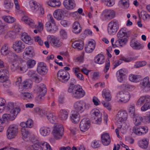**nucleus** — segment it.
<instances>
[{"instance_id": "obj_1", "label": "nucleus", "mask_w": 150, "mask_h": 150, "mask_svg": "<svg viewBox=\"0 0 150 150\" xmlns=\"http://www.w3.org/2000/svg\"><path fill=\"white\" fill-rule=\"evenodd\" d=\"M90 107L89 104L86 103L82 100L76 101L74 104V107L76 110L75 111L81 113L88 109Z\"/></svg>"}, {"instance_id": "obj_2", "label": "nucleus", "mask_w": 150, "mask_h": 150, "mask_svg": "<svg viewBox=\"0 0 150 150\" xmlns=\"http://www.w3.org/2000/svg\"><path fill=\"white\" fill-rule=\"evenodd\" d=\"M52 134L55 139L59 140L62 138L64 135V129L63 125L58 123H55Z\"/></svg>"}, {"instance_id": "obj_3", "label": "nucleus", "mask_w": 150, "mask_h": 150, "mask_svg": "<svg viewBox=\"0 0 150 150\" xmlns=\"http://www.w3.org/2000/svg\"><path fill=\"white\" fill-rule=\"evenodd\" d=\"M119 26V23L115 19L111 21L108 24L107 30L108 33L110 35H115L118 31Z\"/></svg>"}, {"instance_id": "obj_4", "label": "nucleus", "mask_w": 150, "mask_h": 150, "mask_svg": "<svg viewBox=\"0 0 150 150\" xmlns=\"http://www.w3.org/2000/svg\"><path fill=\"white\" fill-rule=\"evenodd\" d=\"M91 114L93 123L98 124H101L102 115L99 110L96 108L94 109L91 111Z\"/></svg>"}, {"instance_id": "obj_5", "label": "nucleus", "mask_w": 150, "mask_h": 150, "mask_svg": "<svg viewBox=\"0 0 150 150\" xmlns=\"http://www.w3.org/2000/svg\"><path fill=\"white\" fill-rule=\"evenodd\" d=\"M130 94L129 92L122 91L117 93L115 100L118 102L126 103L130 100Z\"/></svg>"}, {"instance_id": "obj_6", "label": "nucleus", "mask_w": 150, "mask_h": 150, "mask_svg": "<svg viewBox=\"0 0 150 150\" xmlns=\"http://www.w3.org/2000/svg\"><path fill=\"white\" fill-rule=\"evenodd\" d=\"M48 21L46 23L45 26L48 31L52 33L54 32L57 30L54 20L50 14L48 15Z\"/></svg>"}, {"instance_id": "obj_7", "label": "nucleus", "mask_w": 150, "mask_h": 150, "mask_svg": "<svg viewBox=\"0 0 150 150\" xmlns=\"http://www.w3.org/2000/svg\"><path fill=\"white\" fill-rule=\"evenodd\" d=\"M18 133V127L15 125H10L6 131V136L8 139L15 137Z\"/></svg>"}, {"instance_id": "obj_8", "label": "nucleus", "mask_w": 150, "mask_h": 150, "mask_svg": "<svg viewBox=\"0 0 150 150\" xmlns=\"http://www.w3.org/2000/svg\"><path fill=\"white\" fill-rule=\"evenodd\" d=\"M57 77L58 79L63 83L67 82L70 77L68 72L64 69H61L58 71L57 73Z\"/></svg>"}, {"instance_id": "obj_9", "label": "nucleus", "mask_w": 150, "mask_h": 150, "mask_svg": "<svg viewBox=\"0 0 150 150\" xmlns=\"http://www.w3.org/2000/svg\"><path fill=\"white\" fill-rule=\"evenodd\" d=\"M85 91L81 87L78 85L76 88H74V92L71 93L72 97L76 99H79L83 97L85 95Z\"/></svg>"}, {"instance_id": "obj_10", "label": "nucleus", "mask_w": 150, "mask_h": 150, "mask_svg": "<svg viewBox=\"0 0 150 150\" xmlns=\"http://www.w3.org/2000/svg\"><path fill=\"white\" fill-rule=\"evenodd\" d=\"M35 53L33 47L29 46L26 47L23 53V58L27 60L32 58L34 56Z\"/></svg>"}, {"instance_id": "obj_11", "label": "nucleus", "mask_w": 150, "mask_h": 150, "mask_svg": "<svg viewBox=\"0 0 150 150\" xmlns=\"http://www.w3.org/2000/svg\"><path fill=\"white\" fill-rule=\"evenodd\" d=\"M90 125V122L88 118H85L81 121L80 124V130L82 132H85L89 128Z\"/></svg>"}, {"instance_id": "obj_12", "label": "nucleus", "mask_w": 150, "mask_h": 150, "mask_svg": "<svg viewBox=\"0 0 150 150\" xmlns=\"http://www.w3.org/2000/svg\"><path fill=\"white\" fill-rule=\"evenodd\" d=\"M13 48L16 52L20 53L25 48L24 43L21 40L16 41L13 43Z\"/></svg>"}, {"instance_id": "obj_13", "label": "nucleus", "mask_w": 150, "mask_h": 150, "mask_svg": "<svg viewBox=\"0 0 150 150\" xmlns=\"http://www.w3.org/2000/svg\"><path fill=\"white\" fill-rule=\"evenodd\" d=\"M37 71L39 74L41 75L46 74L48 72V69L45 64L43 62L38 63Z\"/></svg>"}, {"instance_id": "obj_14", "label": "nucleus", "mask_w": 150, "mask_h": 150, "mask_svg": "<svg viewBox=\"0 0 150 150\" xmlns=\"http://www.w3.org/2000/svg\"><path fill=\"white\" fill-rule=\"evenodd\" d=\"M148 128L146 126H142L139 127H134L133 128V132L138 135H141L142 134L146 133L148 132Z\"/></svg>"}, {"instance_id": "obj_15", "label": "nucleus", "mask_w": 150, "mask_h": 150, "mask_svg": "<svg viewBox=\"0 0 150 150\" xmlns=\"http://www.w3.org/2000/svg\"><path fill=\"white\" fill-rule=\"evenodd\" d=\"M34 91L37 93L44 96L47 92V89L45 85L43 83H40L35 86Z\"/></svg>"}, {"instance_id": "obj_16", "label": "nucleus", "mask_w": 150, "mask_h": 150, "mask_svg": "<svg viewBox=\"0 0 150 150\" xmlns=\"http://www.w3.org/2000/svg\"><path fill=\"white\" fill-rule=\"evenodd\" d=\"M127 113L125 111H119L118 112L116 116V120L118 122H122L127 119Z\"/></svg>"}, {"instance_id": "obj_17", "label": "nucleus", "mask_w": 150, "mask_h": 150, "mask_svg": "<svg viewBox=\"0 0 150 150\" xmlns=\"http://www.w3.org/2000/svg\"><path fill=\"white\" fill-rule=\"evenodd\" d=\"M131 34L130 31H127V29L126 28H123L120 29L117 35V38H125V37L126 38L129 37Z\"/></svg>"}, {"instance_id": "obj_18", "label": "nucleus", "mask_w": 150, "mask_h": 150, "mask_svg": "<svg viewBox=\"0 0 150 150\" xmlns=\"http://www.w3.org/2000/svg\"><path fill=\"white\" fill-rule=\"evenodd\" d=\"M16 111H14L12 112L14 113V114H12L10 113L9 114H4L2 116V118L5 121H7L8 120H14L16 116L18 113V112L19 111V109H18L16 110Z\"/></svg>"}, {"instance_id": "obj_19", "label": "nucleus", "mask_w": 150, "mask_h": 150, "mask_svg": "<svg viewBox=\"0 0 150 150\" xmlns=\"http://www.w3.org/2000/svg\"><path fill=\"white\" fill-rule=\"evenodd\" d=\"M130 44L131 47L134 50H140L144 47V46L137 40H134L133 39H132L130 42Z\"/></svg>"}, {"instance_id": "obj_20", "label": "nucleus", "mask_w": 150, "mask_h": 150, "mask_svg": "<svg viewBox=\"0 0 150 150\" xmlns=\"http://www.w3.org/2000/svg\"><path fill=\"white\" fill-rule=\"evenodd\" d=\"M48 40L50 43L54 47H59L62 45V42L60 40L55 37H50Z\"/></svg>"}, {"instance_id": "obj_21", "label": "nucleus", "mask_w": 150, "mask_h": 150, "mask_svg": "<svg viewBox=\"0 0 150 150\" xmlns=\"http://www.w3.org/2000/svg\"><path fill=\"white\" fill-rule=\"evenodd\" d=\"M115 12L112 10L106 9L104 11V16L106 20H110L115 16Z\"/></svg>"}, {"instance_id": "obj_22", "label": "nucleus", "mask_w": 150, "mask_h": 150, "mask_svg": "<svg viewBox=\"0 0 150 150\" xmlns=\"http://www.w3.org/2000/svg\"><path fill=\"white\" fill-rule=\"evenodd\" d=\"M126 69H121L118 71L116 73V77L117 81L120 82H122L126 75Z\"/></svg>"}, {"instance_id": "obj_23", "label": "nucleus", "mask_w": 150, "mask_h": 150, "mask_svg": "<svg viewBox=\"0 0 150 150\" xmlns=\"http://www.w3.org/2000/svg\"><path fill=\"white\" fill-rule=\"evenodd\" d=\"M8 71L6 69L0 70V82H4L7 81L8 78Z\"/></svg>"}, {"instance_id": "obj_24", "label": "nucleus", "mask_w": 150, "mask_h": 150, "mask_svg": "<svg viewBox=\"0 0 150 150\" xmlns=\"http://www.w3.org/2000/svg\"><path fill=\"white\" fill-rule=\"evenodd\" d=\"M64 7L68 10H71L74 8L76 6L74 0H65L63 2Z\"/></svg>"}, {"instance_id": "obj_25", "label": "nucleus", "mask_w": 150, "mask_h": 150, "mask_svg": "<svg viewBox=\"0 0 150 150\" xmlns=\"http://www.w3.org/2000/svg\"><path fill=\"white\" fill-rule=\"evenodd\" d=\"M21 20L33 28L36 27L34 21L27 16H24L22 17Z\"/></svg>"}, {"instance_id": "obj_26", "label": "nucleus", "mask_w": 150, "mask_h": 150, "mask_svg": "<svg viewBox=\"0 0 150 150\" xmlns=\"http://www.w3.org/2000/svg\"><path fill=\"white\" fill-rule=\"evenodd\" d=\"M21 20L33 28L36 27L34 21L27 16H24L22 17Z\"/></svg>"}, {"instance_id": "obj_27", "label": "nucleus", "mask_w": 150, "mask_h": 150, "mask_svg": "<svg viewBox=\"0 0 150 150\" xmlns=\"http://www.w3.org/2000/svg\"><path fill=\"white\" fill-rule=\"evenodd\" d=\"M101 141L102 143L105 146L109 145L111 142L110 136L108 134L106 133L102 134Z\"/></svg>"}, {"instance_id": "obj_28", "label": "nucleus", "mask_w": 150, "mask_h": 150, "mask_svg": "<svg viewBox=\"0 0 150 150\" xmlns=\"http://www.w3.org/2000/svg\"><path fill=\"white\" fill-rule=\"evenodd\" d=\"M96 46L94 40L90 41L85 47L86 51L88 53L92 52L95 49Z\"/></svg>"}, {"instance_id": "obj_29", "label": "nucleus", "mask_w": 150, "mask_h": 150, "mask_svg": "<svg viewBox=\"0 0 150 150\" xmlns=\"http://www.w3.org/2000/svg\"><path fill=\"white\" fill-rule=\"evenodd\" d=\"M64 11L61 9H58L53 13L54 17L57 20H61L64 17Z\"/></svg>"}, {"instance_id": "obj_30", "label": "nucleus", "mask_w": 150, "mask_h": 150, "mask_svg": "<svg viewBox=\"0 0 150 150\" xmlns=\"http://www.w3.org/2000/svg\"><path fill=\"white\" fill-rule=\"evenodd\" d=\"M20 96L21 98L27 102L31 101L33 98V96L31 93L27 92H21Z\"/></svg>"}, {"instance_id": "obj_31", "label": "nucleus", "mask_w": 150, "mask_h": 150, "mask_svg": "<svg viewBox=\"0 0 150 150\" xmlns=\"http://www.w3.org/2000/svg\"><path fill=\"white\" fill-rule=\"evenodd\" d=\"M29 4L30 6L33 8L34 10H36L38 12L40 13L41 14L44 13V11L43 8L40 6H38L37 4V2L33 1H29Z\"/></svg>"}, {"instance_id": "obj_32", "label": "nucleus", "mask_w": 150, "mask_h": 150, "mask_svg": "<svg viewBox=\"0 0 150 150\" xmlns=\"http://www.w3.org/2000/svg\"><path fill=\"white\" fill-rule=\"evenodd\" d=\"M18 109L19 110V111L18 112L19 113L21 111L20 108L19 107H16L14 108L13 103L11 102L8 103L6 108V110L7 111L12 114H14V112L13 113L12 112L14 111H16V110Z\"/></svg>"}, {"instance_id": "obj_33", "label": "nucleus", "mask_w": 150, "mask_h": 150, "mask_svg": "<svg viewBox=\"0 0 150 150\" xmlns=\"http://www.w3.org/2000/svg\"><path fill=\"white\" fill-rule=\"evenodd\" d=\"M47 119L52 123H55L57 119L54 113L49 112H46L45 113Z\"/></svg>"}, {"instance_id": "obj_34", "label": "nucleus", "mask_w": 150, "mask_h": 150, "mask_svg": "<svg viewBox=\"0 0 150 150\" xmlns=\"http://www.w3.org/2000/svg\"><path fill=\"white\" fill-rule=\"evenodd\" d=\"M51 128L48 127L42 126L40 127V132L42 136H46L48 135L51 132Z\"/></svg>"}, {"instance_id": "obj_35", "label": "nucleus", "mask_w": 150, "mask_h": 150, "mask_svg": "<svg viewBox=\"0 0 150 150\" xmlns=\"http://www.w3.org/2000/svg\"><path fill=\"white\" fill-rule=\"evenodd\" d=\"M70 118L72 122L76 123L78 122L80 120V115L78 112L74 111L72 112Z\"/></svg>"}, {"instance_id": "obj_36", "label": "nucleus", "mask_w": 150, "mask_h": 150, "mask_svg": "<svg viewBox=\"0 0 150 150\" xmlns=\"http://www.w3.org/2000/svg\"><path fill=\"white\" fill-rule=\"evenodd\" d=\"M21 38L22 40L26 44L30 45L33 43V40L26 33H23Z\"/></svg>"}, {"instance_id": "obj_37", "label": "nucleus", "mask_w": 150, "mask_h": 150, "mask_svg": "<svg viewBox=\"0 0 150 150\" xmlns=\"http://www.w3.org/2000/svg\"><path fill=\"white\" fill-rule=\"evenodd\" d=\"M73 32L75 33L78 34L81 31V28L79 23L77 21L75 22L72 26Z\"/></svg>"}, {"instance_id": "obj_38", "label": "nucleus", "mask_w": 150, "mask_h": 150, "mask_svg": "<svg viewBox=\"0 0 150 150\" xmlns=\"http://www.w3.org/2000/svg\"><path fill=\"white\" fill-rule=\"evenodd\" d=\"M118 40L115 42L116 45L123 47L126 45L128 41L127 38H117Z\"/></svg>"}, {"instance_id": "obj_39", "label": "nucleus", "mask_w": 150, "mask_h": 150, "mask_svg": "<svg viewBox=\"0 0 150 150\" xmlns=\"http://www.w3.org/2000/svg\"><path fill=\"white\" fill-rule=\"evenodd\" d=\"M105 58L103 55L99 54L96 55L94 58V62L96 63L100 64L104 63Z\"/></svg>"}, {"instance_id": "obj_40", "label": "nucleus", "mask_w": 150, "mask_h": 150, "mask_svg": "<svg viewBox=\"0 0 150 150\" xmlns=\"http://www.w3.org/2000/svg\"><path fill=\"white\" fill-rule=\"evenodd\" d=\"M84 44L82 41H76L72 44V47L74 48L81 50L83 48Z\"/></svg>"}, {"instance_id": "obj_41", "label": "nucleus", "mask_w": 150, "mask_h": 150, "mask_svg": "<svg viewBox=\"0 0 150 150\" xmlns=\"http://www.w3.org/2000/svg\"><path fill=\"white\" fill-rule=\"evenodd\" d=\"M21 130L23 140L28 141V139H30V137L31 134L28 130L24 128H22Z\"/></svg>"}, {"instance_id": "obj_42", "label": "nucleus", "mask_w": 150, "mask_h": 150, "mask_svg": "<svg viewBox=\"0 0 150 150\" xmlns=\"http://www.w3.org/2000/svg\"><path fill=\"white\" fill-rule=\"evenodd\" d=\"M32 83V81L30 79H28L23 82L22 86L23 89H28L31 87Z\"/></svg>"}, {"instance_id": "obj_43", "label": "nucleus", "mask_w": 150, "mask_h": 150, "mask_svg": "<svg viewBox=\"0 0 150 150\" xmlns=\"http://www.w3.org/2000/svg\"><path fill=\"white\" fill-rule=\"evenodd\" d=\"M10 52V46L8 43H5L2 47L1 49V54L6 55L8 54Z\"/></svg>"}, {"instance_id": "obj_44", "label": "nucleus", "mask_w": 150, "mask_h": 150, "mask_svg": "<svg viewBox=\"0 0 150 150\" xmlns=\"http://www.w3.org/2000/svg\"><path fill=\"white\" fill-rule=\"evenodd\" d=\"M46 3L49 6L52 7H59L61 5L59 0H50Z\"/></svg>"}, {"instance_id": "obj_45", "label": "nucleus", "mask_w": 150, "mask_h": 150, "mask_svg": "<svg viewBox=\"0 0 150 150\" xmlns=\"http://www.w3.org/2000/svg\"><path fill=\"white\" fill-rule=\"evenodd\" d=\"M8 58L11 61L16 62L20 60L21 58L20 56L17 55L15 53L10 52L9 53Z\"/></svg>"}, {"instance_id": "obj_46", "label": "nucleus", "mask_w": 150, "mask_h": 150, "mask_svg": "<svg viewBox=\"0 0 150 150\" xmlns=\"http://www.w3.org/2000/svg\"><path fill=\"white\" fill-rule=\"evenodd\" d=\"M102 95L103 98L107 101H110L111 96L110 92L108 90H104L102 92Z\"/></svg>"}, {"instance_id": "obj_47", "label": "nucleus", "mask_w": 150, "mask_h": 150, "mask_svg": "<svg viewBox=\"0 0 150 150\" xmlns=\"http://www.w3.org/2000/svg\"><path fill=\"white\" fill-rule=\"evenodd\" d=\"M39 144L42 150H52L50 144L46 142H41Z\"/></svg>"}, {"instance_id": "obj_48", "label": "nucleus", "mask_w": 150, "mask_h": 150, "mask_svg": "<svg viewBox=\"0 0 150 150\" xmlns=\"http://www.w3.org/2000/svg\"><path fill=\"white\" fill-rule=\"evenodd\" d=\"M143 119L142 117L140 115H135L133 118L134 124L137 126L140 125Z\"/></svg>"}, {"instance_id": "obj_49", "label": "nucleus", "mask_w": 150, "mask_h": 150, "mask_svg": "<svg viewBox=\"0 0 150 150\" xmlns=\"http://www.w3.org/2000/svg\"><path fill=\"white\" fill-rule=\"evenodd\" d=\"M148 139H144L139 141V146L143 149H146L148 146Z\"/></svg>"}, {"instance_id": "obj_50", "label": "nucleus", "mask_w": 150, "mask_h": 150, "mask_svg": "<svg viewBox=\"0 0 150 150\" xmlns=\"http://www.w3.org/2000/svg\"><path fill=\"white\" fill-rule=\"evenodd\" d=\"M2 18L5 22L8 23H13L16 20L14 18L10 16H4Z\"/></svg>"}, {"instance_id": "obj_51", "label": "nucleus", "mask_w": 150, "mask_h": 150, "mask_svg": "<svg viewBox=\"0 0 150 150\" xmlns=\"http://www.w3.org/2000/svg\"><path fill=\"white\" fill-rule=\"evenodd\" d=\"M141 76L140 75L131 74L129 76V80L130 81L134 82H138L141 80Z\"/></svg>"}, {"instance_id": "obj_52", "label": "nucleus", "mask_w": 150, "mask_h": 150, "mask_svg": "<svg viewBox=\"0 0 150 150\" xmlns=\"http://www.w3.org/2000/svg\"><path fill=\"white\" fill-rule=\"evenodd\" d=\"M68 113L65 110H62L59 112V117L62 120H66L68 117Z\"/></svg>"}, {"instance_id": "obj_53", "label": "nucleus", "mask_w": 150, "mask_h": 150, "mask_svg": "<svg viewBox=\"0 0 150 150\" xmlns=\"http://www.w3.org/2000/svg\"><path fill=\"white\" fill-rule=\"evenodd\" d=\"M13 3H11V0H4V6L7 9H9L13 7Z\"/></svg>"}, {"instance_id": "obj_54", "label": "nucleus", "mask_w": 150, "mask_h": 150, "mask_svg": "<svg viewBox=\"0 0 150 150\" xmlns=\"http://www.w3.org/2000/svg\"><path fill=\"white\" fill-rule=\"evenodd\" d=\"M119 4L125 9L127 8L129 5V0H120Z\"/></svg>"}, {"instance_id": "obj_55", "label": "nucleus", "mask_w": 150, "mask_h": 150, "mask_svg": "<svg viewBox=\"0 0 150 150\" xmlns=\"http://www.w3.org/2000/svg\"><path fill=\"white\" fill-rule=\"evenodd\" d=\"M14 29L16 33L20 34L22 33V27L18 23H16L14 24Z\"/></svg>"}, {"instance_id": "obj_56", "label": "nucleus", "mask_w": 150, "mask_h": 150, "mask_svg": "<svg viewBox=\"0 0 150 150\" xmlns=\"http://www.w3.org/2000/svg\"><path fill=\"white\" fill-rule=\"evenodd\" d=\"M26 62L27 67L28 68H31L34 67L36 64V61L33 60L29 59Z\"/></svg>"}, {"instance_id": "obj_57", "label": "nucleus", "mask_w": 150, "mask_h": 150, "mask_svg": "<svg viewBox=\"0 0 150 150\" xmlns=\"http://www.w3.org/2000/svg\"><path fill=\"white\" fill-rule=\"evenodd\" d=\"M141 16L144 21H146L148 18H150V15L147 14L146 11L142 10L140 13Z\"/></svg>"}, {"instance_id": "obj_58", "label": "nucleus", "mask_w": 150, "mask_h": 150, "mask_svg": "<svg viewBox=\"0 0 150 150\" xmlns=\"http://www.w3.org/2000/svg\"><path fill=\"white\" fill-rule=\"evenodd\" d=\"M101 1L104 3L105 5L109 7L112 6L115 3V0H101Z\"/></svg>"}, {"instance_id": "obj_59", "label": "nucleus", "mask_w": 150, "mask_h": 150, "mask_svg": "<svg viewBox=\"0 0 150 150\" xmlns=\"http://www.w3.org/2000/svg\"><path fill=\"white\" fill-rule=\"evenodd\" d=\"M146 64V62L144 61L138 62L135 63L134 67L136 68H139L145 66Z\"/></svg>"}, {"instance_id": "obj_60", "label": "nucleus", "mask_w": 150, "mask_h": 150, "mask_svg": "<svg viewBox=\"0 0 150 150\" xmlns=\"http://www.w3.org/2000/svg\"><path fill=\"white\" fill-rule=\"evenodd\" d=\"M40 145L38 144H34L30 146L27 150H39Z\"/></svg>"}, {"instance_id": "obj_61", "label": "nucleus", "mask_w": 150, "mask_h": 150, "mask_svg": "<svg viewBox=\"0 0 150 150\" xmlns=\"http://www.w3.org/2000/svg\"><path fill=\"white\" fill-rule=\"evenodd\" d=\"M33 112L34 113L42 116L44 114V111L38 107H36L34 108Z\"/></svg>"}, {"instance_id": "obj_62", "label": "nucleus", "mask_w": 150, "mask_h": 150, "mask_svg": "<svg viewBox=\"0 0 150 150\" xmlns=\"http://www.w3.org/2000/svg\"><path fill=\"white\" fill-rule=\"evenodd\" d=\"M121 60L124 61L125 62H129L134 60V58L130 57H121Z\"/></svg>"}, {"instance_id": "obj_63", "label": "nucleus", "mask_w": 150, "mask_h": 150, "mask_svg": "<svg viewBox=\"0 0 150 150\" xmlns=\"http://www.w3.org/2000/svg\"><path fill=\"white\" fill-rule=\"evenodd\" d=\"M145 98L144 96L141 97L138 100L137 103L136 105L138 106H140L144 103V102Z\"/></svg>"}, {"instance_id": "obj_64", "label": "nucleus", "mask_w": 150, "mask_h": 150, "mask_svg": "<svg viewBox=\"0 0 150 150\" xmlns=\"http://www.w3.org/2000/svg\"><path fill=\"white\" fill-rule=\"evenodd\" d=\"M60 36L63 39H66L67 37V32L63 29H61L60 31Z\"/></svg>"}]
</instances>
